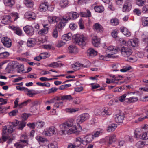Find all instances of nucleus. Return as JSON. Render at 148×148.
Returning a JSON list of instances; mask_svg holds the SVG:
<instances>
[{
    "label": "nucleus",
    "instance_id": "1",
    "mask_svg": "<svg viewBox=\"0 0 148 148\" xmlns=\"http://www.w3.org/2000/svg\"><path fill=\"white\" fill-rule=\"evenodd\" d=\"M89 118L88 114L85 113L79 116L76 120L71 119L62 123L59 126L61 130L60 132L61 134H67L69 135L74 133L76 135H78L80 131L77 130L76 125H78L79 123H81L88 119Z\"/></svg>",
    "mask_w": 148,
    "mask_h": 148
},
{
    "label": "nucleus",
    "instance_id": "2",
    "mask_svg": "<svg viewBox=\"0 0 148 148\" xmlns=\"http://www.w3.org/2000/svg\"><path fill=\"white\" fill-rule=\"evenodd\" d=\"M18 121L16 120L14 122H12L9 123L7 126L3 127V132L2 134V137L0 138L1 142H5L9 138L8 134L12 133L14 130V127L18 125Z\"/></svg>",
    "mask_w": 148,
    "mask_h": 148
},
{
    "label": "nucleus",
    "instance_id": "3",
    "mask_svg": "<svg viewBox=\"0 0 148 148\" xmlns=\"http://www.w3.org/2000/svg\"><path fill=\"white\" fill-rule=\"evenodd\" d=\"M74 42L79 46H84L87 42V39L83 35L77 34L74 39Z\"/></svg>",
    "mask_w": 148,
    "mask_h": 148
},
{
    "label": "nucleus",
    "instance_id": "4",
    "mask_svg": "<svg viewBox=\"0 0 148 148\" xmlns=\"http://www.w3.org/2000/svg\"><path fill=\"white\" fill-rule=\"evenodd\" d=\"M119 51H120L122 55L125 57H129L132 52V49L124 46H121L120 48H119Z\"/></svg>",
    "mask_w": 148,
    "mask_h": 148
},
{
    "label": "nucleus",
    "instance_id": "5",
    "mask_svg": "<svg viewBox=\"0 0 148 148\" xmlns=\"http://www.w3.org/2000/svg\"><path fill=\"white\" fill-rule=\"evenodd\" d=\"M119 48L117 47L115 49L114 47L110 46L108 47L106 50V52L108 55V57H112V55L116 53L119 51Z\"/></svg>",
    "mask_w": 148,
    "mask_h": 148
},
{
    "label": "nucleus",
    "instance_id": "6",
    "mask_svg": "<svg viewBox=\"0 0 148 148\" xmlns=\"http://www.w3.org/2000/svg\"><path fill=\"white\" fill-rule=\"evenodd\" d=\"M123 42L124 44H125L124 42H125L126 45L129 47L132 46V47H134L138 46V41L137 38H135L128 41L127 44L124 40H123Z\"/></svg>",
    "mask_w": 148,
    "mask_h": 148
},
{
    "label": "nucleus",
    "instance_id": "7",
    "mask_svg": "<svg viewBox=\"0 0 148 148\" xmlns=\"http://www.w3.org/2000/svg\"><path fill=\"white\" fill-rule=\"evenodd\" d=\"M135 137L136 138H139L143 140H146L148 139V132H143L142 134H140L139 132L136 131L134 132Z\"/></svg>",
    "mask_w": 148,
    "mask_h": 148
},
{
    "label": "nucleus",
    "instance_id": "8",
    "mask_svg": "<svg viewBox=\"0 0 148 148\" xmlns=\"http://www.w3.org/2000/svg\"><path fill=\"white\" fill-rule=\"evenodd\" d=\"M12 64H14L15 66L12 65V67L15 68H17V71L18 73H24V66L23 64H19L18 63L14 62L12 63Z\"/></svg>",
    "mask_w": 148,
    "mask_h": 148
},
{
    "label": "nucleus",
    "instance_id": "9",
    "mask_svg": "<svg viewBox=\"0 0 148 148\" xmlns=\"http://www.w3.org/2000/svg\"><path fill=\"white\" fill-rule=\"evenodd\" d=\"M23 30L29 36H32L33 35L34 32V30L33 27L31 26H26L24 27Z\"/></svg>",
    "mask_w": 148,
    "mask_h": 148
},
{
    "label": "nucleus",
    "instance_id": "10",
    "mask_svg": "<svg viewBox=\"0 0 148 148\" xmlns=\"http://www.w3.org/2000/svg\"><path fill=\"white\" fill-rule=\"evenodd\" d=\"M55 131V127L53 126H51L48 129L45 130L43 132V134L47 136H51L54 134Z\"/></svg>",
    "mask_w": 148,
    "mask_h": 148
},
{
    "label": "nucleus",
    "instance_id": "11",
    "mask_svg": "<svg viewBox=\"0 0 148 148\" xmlns=\"http://www.w3.org/2000/svg\"><path fill=\"white\" fill-rule=\"evenodd\" d=\"M1 42L4 46L7 48L10 47L12 45L11 40L7 37H5L2 38Z\"/></svg>",
    "mask_w": 148,
    "mask_h": 148
},
{
    "label": "nucleus",
    "instance_id": "12",
    "mask_svg": "<svg viewBox=\"0 0 148 148\" xmlns=\"http://www.w3.org/2000/svg\"><path fill=\"white\" fill-rule=\"evenodd\" d=\"M93 139L94 138L92 134H89L83 137L82 138V141L84 144L85 143L87 144L90 143Z\"/></svg>",
    "mask_w": 148,
    "mask_h": 148
},
{
    "label": "nucleus",
    "instance_id": "13",
    "mask_svg": "<svg viewBox=\"0 0 148 148\" xmlns=\"http://www.w3.org/2000/svg\"><path fill=\"white\" fill-rule=\"evenodd\" d=\"M25 18L28 19H35L36 17L35 13L33 12H26L25 15Z\"/></svg>",
    "mask_w": 148,
    "mask_h": 148
},
{
    "label": "nucleus",
    "instance_id": "14",
    "mask_svg": "<svg viewBox=\"0 0 148 148\" xmlns=\"http://www.w3.org/2000/svg\"><path fill=\"white\" fill-rule=\"evenodd\" d=\"M132 7L131 4L129 2H127L123 5L122 11L123 12H129L131 9Z\"/></svg>",
    "mask_w": 148,
    "mask_h": 148
},
{
    "label": "nucleus",
    "instance_id": "15",
    "mask_svg": "<svg viewBox=\"0 0 148 148\" xmlns=\"http://www.w3.org/2000/svg\"><path fill=\"white\" fill-rule=\"evenodd\" d=\"M94 30L97 32H101L103 30L102 26L99 23H95L93 25Z\"/></svg>",
    "mask_w": 148,
    "mask_h": 148
},
{
    "label": "nucleus",
    "instance_id": "16",
    "mask_svg": "<svg viewBox=\"0 0 148 148\" xmlns=\"http://www.w3.org/2000/svg\"><path fill=\"white\" fill-rule=\"evenodd\" d=\"M67 21L68 20L66 18H63L59 22L57 26L58 28L60 29H62L65 26Z\"/></svg>",
    "mask_w": 148,
    "mask_h": 148
},
{
    "label": "nucleus",
    "instance_id": "17",
    "mask_svg": "<svg viewBox=\"0 0 148 148\" xmlns=\"http://www.w3.org/2000/svg\"><path fill=\"white\" fill-rule=\"evenodd\" d=\"M48 19L50 23H54L59 21V18L55 16H50L48 17Z\"/></svg>",
    "mask_w": 148,
    "mask_h": 148
},
{
    "label": "nucleus",
    "instance_id": "18",
    "mask_svg": "<svg viewBox=\"0 0 148 148\" xmlns=\"http://www.w3.org/2000/svg\"><path fill=\"white\" fill-rule=\"evenodd\" d=\"M68 18L66 17V19L68 21L70 19H75L77 18L79 16L78 14L76 12H71L69 13L68 15Z\"/></svg>",
    "mask_w": 148,
    "mask_h": 148
},
{
    "label": "nucleus",
    "instance_id": "19",
    "mask_svg": "<svg viewBox=\"0 0 148 148\" xmlns=\"http://www.w3.org/2000/svg\"><path fill=\"white\" fill-rule=\"evenodd\" d=\"M48 7V5L47 2H45L40 4L39 9L40 12H45L47 9Z\"/></svg>",
    "mask_w": 148,
    "mask_h": 148
},
{
    "label": "nucleus",
    "instance_id": "20",
    "mask_svg": "<svg viewBox=\"0 0 148 148\" xmlns=\"http://www.w3.org/2000/svg\"><path fill=\"white\" fill-rule=\"evenodd\" d=\"M116 136L115 135H113L110 136H107L106 137V139L107 140H108V145L111 144L112 143L116 140Z\"/></svg>",
    "mask_w": 148,
    "mask_h": 148
},
{
    "label": "nucleus",
    "instance_id": "21",
    "mask_svg": "<svg viewBox=\"0 0 148 148\" xmlns=\"http://www.w3.org/2000/svg\"><path fill=\"white\" fill-rule=\"evenodd\" d=\"M100 40L97 36H94L92 38V43L95 47H98L99 45Z\"/></svg>",
    "mask_w": 148,
    "mask_h": 148
},
{
    "label": "nucleus",
    "instance_id": "22",
    "mask_svg": "<svg viewBox=\"0 0 148 148\" xmlns=\"http://www.w3.org/2000/svg\"><path fill=\"white\" fill-rule=\"evenodd\" d=\"M103 131V129H99L97 130L94 131L91 134L94 138H95L99 137V135L102 134Z\"/></svg>",
    "mask_w": 148,
    "mask_h": 148
},
{
    "label": "nucleus",
    "instance_id": "23",
    "mask_svg": "<svg viewBox=\"0 0 148 148\" xmlns=\"http://www.w3.org/2000/svg\"><path fill=\"white\" fill-rule=\"evenodd\" d=\"M126 99V103L128 104H130L137 102L138 100V98L137 97H132L127 98Z\"/></svg>",
    "mask_w": 148,
    "mask_h": 148
},
{
    "label": "nucleus",
    "instance_id": "24",
    "mask_svg": "<svg viewBox=\"0 0 148 148\" xmlns=\"http://www.w3.org/2000/svg\"><path fill=\"white\" fill-rule=\"evenodd\" d=\"M11 22L10 17L9 16H5L2 17L1 22L4 24H7Z\"/></svg>",
    "mask_w": 148,
    "mask_h": 148
},
{
    "label": "nucleus",
    "instance_id": "25",
    "mask_svg": "<svg viewBox=\"0 0 148 148\" xmlns=\"http://www.w3.org/2000/svg\"><path fill=\"white\" fill-rule=\"evenodd\" d=\"M124 119V117L122 114H117L115 118V121L117 123H122Z\"/></svg>",
    "mask_w": 148,
    "mask_h": 148
},
{
    "label": "nucleus",
    "instance_id": "26",
    "mask_svg": "<svg viewBox=\"0 0 148 148\" xmlns=\"http://www.w3.org/2000/svg\"><path fill=\"white\" fill-rule=\"evenodd\" d=\"M4 3L7 6L12 7L15 4L14 0H3Z\"/></svg>",
    "mask_w": 148,
    "mask_h": 148
},
{
    "label": "nucleus",
    "instance_id": "27",
    "mask_svg": "<svg viewBox=\"0 0 148 148\" xmlns=\"http://www.w3.org/2000/svg\"><path fill=\"white\" fill-rule=\"evenodd\" d=\"M120 31L126 36L129 37L131 35L130 32L128 31V29L124 27H121L120 28Z\"/></svg>",
    "mask_w": 148,
    "mask_h": 148
},
{
    "label": "nucleus",
    "instance_id": "28",
    "mask_svg": "<svg viewBox=\"0 0 148 148\" xmlns=\"http://www.w3.org/2000/svg\"><path fill=\"white\" fill-rule=\"evenodd\" d=\"M36 44L35 39L32 38H29L27 41V45L28 47H32Z\"/></svg>",
    "mask_w": 148,
    "mask_h": 148
},
{
    "label": "nucleus",
    "instance_id": "29",
    "mask_svg": "<svg viewBox=\"0 0 148 148\" xmlns=\"http://www.w3.org/2000/svg\"><path fill=\"white\" fill-rule=\"evenodd\" d=\"M117 127L116 124L114 123L110 124L108 127L107 131L108 132H112Z\"/></svg>",
    "mask_w": 148,
    "mask_h": 148
},
{
    "label": "nucleus",
    "instance_id": "30",
    "mask_svg": "<svg viewBox=\"0 0 148 148\" xmlns=\"http://www.w3.org/2000/svg\"><path fill=\"white\" fill-rule=\"evenodd\" d=\"M86 67L87 66H83V65L80 63H76L75 64L72 65V68L74 69V70L76 71L77 70H79L80 69V67Z\"/></svg>",
    "mask_w": 148,
    "mask_h": 148
},
{
    "label": "nucleus",
    "instance_id": "31",
    "mask_svg": "<svg viewBox=\"0 0 148 148\" xmlns=\"http://www.w3.org/2000/svg\"><path fill=\"white\" fill-rule=\"evenodd\" d=\"M72 37V34L71 33H69L63 35L62 37V39L63 40L66 41L70 40Z\"/></svg>",
    "mask_w": 148,
    "mask_h": 148
},
{
    "label": "nucleus",
    "instance_id": "32",
    "mask_svg": "<svg viewBox=\"0 0 148 148\" xmlns=\"http://www.w3.org/2000/svg\"><path fill=\"white\" fill-rule=\"evenodd\" d=\"M129 94V92H127L125 94H124L121 96H120L119 98V101L121 102H122L125 101L126 103V101L127 100V98H126L127 95Z\"/></svg>",
    "mask_w": 148,
    "mask_h": 148
},
{
    "label": "nucleus",
    "instance_id": "33",
    "mask_svg": "<svg viewBox=\"0 0 148 148\" xmlns=\"http://www.w3.org/2000/svg\"><path fill=\"white\" fill-rule=\"evenodd\" d=\"M111 114V113L108 110L107 108H106L102 110V111L101 112V114L103 116H106V115H110Z\"/></svg>",
    "mask_w": 148,
    "mask_h": 148
},
{
    "label": "nucleus",
    "instance_id": "34",
    "mask_svg": "<svg viewBox=\"0 0 148 148\" xmlns=\"http://www.w3.org/2000/svg\"><path fill=\"white\" fill-rule=\"evenodd\" d=\"M48 27H45V26H44V27L40 30L38 32L39 34L43 35L46 34L48 32Z\"/></svg>",
    "mask_w": 148,
    "mask_h": 148
},
{
    "label": "nucleus",
    "instance_id": "35",
    "mask_svg": "<svg viewBox=\"0 0 148 148\" xmlns=\"http://www.w3.org/2000/svg\"><path fill=\"white\" fill-rule=\"evenodd\" d=\"M20 141L24 143V145H27L28 140L27 137L26 135H23L21 137Z\"/></svg>",
    "mask_w": 148,
    "mask_h": 148
},
{
    "label": "nucleus",
    "instance_id": "36",
    "mask_svg": "<svg viewBox=\"0 0 148 148\" xmlns=\"http://www.w3.org/2000/svg\"><path fill=\"white\" fill-rule=\"evenodd\" d=\"M23 3L28 7H31L33 5V1L32 0H24Z\"/></svg>",
    "mask_w": 148,
    "mask_h": 148
},
{
    "label": "nucleus",
    "instance_id": "37",
    "mask_svg": "<svg viewBox=\"0 0 148 148\" xmlns=\"http://www.w3.org/2000/svg\"><path fill=\"white\" fill-rule=\"evenodd\" d=\"M68 49L70 53H76L77 51V47L74 46H70L68 48Z\"/></svg>",
    "mask_w": 148,
    "mask_h": 148
},
{
    "label": "nucleus",
    "instance_id": "38",
    "mask_svg": "<svg viewBox=\"0 0 148 148\" xmlns=\"http://www.w3.org/2000/svg\"><path fill=\"white\" fill-rule=\"evenodd\" d=\"M142 25L144 26H148V17H143L142 18Z\"/></svg>",
    "mask_w": 148,
    "mask_h": 148
},
{
    "label": "nucleus",
    "instance_id": "39",
    "mask_svg": "<svg viewBox=\"0 0 148 148\" xmlns=\"http://www.w3.org/2000/svg\"><path fill=\"white\" fill-rule=\"evenodd\" d=\"M88 54L91 56H94L97 54V52L93 49L90 48L87 51Z\"/></svg>",
    "mask_w": 148,
    "mask_h": 148
},
{
    "label": "nucleus",
    "instance_id": "40",
    "mask_svg": "<svg viewBox=\"0 0 148 148\" xmlns=\"http://www.w3.org/2000/svg\"><path fill=\"white\" fill-rule=\"evenodd\" d=\"M95 11L98 12H101L103 11L104 8L102 6H96L94 8Z\"/></svg>",
    "mask_w": 148,
    "mask_h": 148
},
{
    "label": "nucleus",
    "instance_id": "41",
    "mask_svg": "<svg viewBox=\"0 0 148 148\" xmlns=\"http://www.w3.org/2000/svg\"><path fill=\"white\" fill-rule=\"evenodd\" d=\"M14 146L16 148H23L24 146H27V145H24L23 142L20 141V142L15 143L14 144Z\"/></svg>",
    "mask_w": 148,
    "mask_h": 148
},
{
    "label": "nucleus",
    "instance_id": "42",
    "mask_svg": "<svg viewBox=\"0 0 148 148\" xmlns=\"http://www.w3.org/2000/svg\"><path fill=\"white\" fill-rule=\"evenodd\" d=\"M79 109L77 108H67L65 109V111L67 112L72 113L75 112L76 111H78Z\"/></svg>",
    "mask_w": 148,
    "mask_h": 148
},
{
    "label": "nucleus",
    "instance_id": "43",
    "mask_svg": "<svg viewBox=\"0 0 148 148\" xmlns=\"http://www.w3.org/2000/svg\"><path fill=\"white\" fill-rule=\"evenodd\" d=\"M68 0H61L60 6L61 7H65L68 5Z\"/></svg>",
    "mask_w": 148,
    "mask_h": 148
},
{
    "label": "nucleus",
    "instance_id": "44",
    "mask_svg": "<svg viewBox=\"0 0 148 148\" xmlns=\"http://www.w3.org/2000/svg\"><path fill=\"white\" fill-rule=\"evenodd\" d=\"M10 15L12 16V18L14 19V21L16 20L19 18L18 14L16 12H13L10 14Z\"/></svg>",
    "mask_w": 148,
    "mask_h": 148
},
{
    "label": "nucleus",
    "instance_id": "45",
    "mask_svg": "<svg viewBox=\"0 0 148 148\" xmlns=\"http://www.w3.org/2000/svg\"><path fill=\"white\" fill-rule=\"evenodd\" d=\"M36 139L39 142L43 143L45 142H48V141L45 138L39 136H37Z\"/></svg>",
    "mask_w": 148,
    "mask_h": 148
},
{
    "label": "nucleus",
    "instance_id": "46",
    "mask_svg": "<svg viewBox=\"0 0 148 148\" xmlns=\"http://www.w3.org/2000/svg\"><path fill=\"white\" fill-rule=\"evenodd\" d=\"M73 99L71 96V95H66L62 96V100H70Z\"/></svg>",
    "mask_w": 148,
    "mask_h": 148
},
{
    "label": "nucleus",
    "instance_id": "47",
    "mask_svg": "<svg viewBox=\"0 0 148 148\" xmlns=\"http://www.w3.org/2000/svg\"><path fill=\"white\" fill-rule=\"evenodd\" d=\"M9 55V53L7 52H0V57L1 58H5L8 57Z\"/></svg>",
    "mask_w": 148,
    "mask_h": 148
},
{
    "label": "nucleus",
    "instance_id": "48",
    "mask_svg": "<svg viewBox=\"0 0 148 148\" xmlns=\"http://www.w3.org/2000/svg\"><path fill=\"white\" fill-rule=\"evenodd\" d=\"M110 22L112 25H116L119 24V21L117 18H112Z\"/></svg>",
    "mask_w": 148,
    "mask_h": 148
},
{
    "label": "nucleus",
    "instance_id": "49",
    "mask_svg": "<svg viewBox=\"0 0 148 148\" xmlns=\"http://www.w3.org/2000/svg\"><path fill=\"white\" fill-rule=\"evenodd\" d=\"M31 104L32 107H33L34 106H37L40 105L41 104V102L40 101L38 100H34L32 102Z\"/></svg>",
    "mask_w": 148,
    "mask_h": 148
},
{
    "label": "nucleus",
    "instance_id": "50",
    "mask_svg": "<svg viewBox=\"0 0 148 148\" xmlns=\"http://www.w3.org/2000/svg\"><path fill=\"white\" fill-rule=\"evenodd\" d=\"M60 63L53 62L49 65L48 66L49 67H53L54 68H55L58 67L60 66Z\"/></svg>",
    "mask_w": 148,
    "mask_h": 148
},
{
    "label": "nucleus",
    "instance_id": "51",
    "mask_svg": "<svg viewBox=\"0 0 148 148\" xmlns=\"http://www.w3.org/2000/svg\"><path fill=\"white\" fill-rule=\"evenodd\" d=\"M25 124L26 123L24 121H21L18 127V129L21 130H22L25 127Z\"/></svg>",
    "mask_w": 148,
    "mask_h": 148
},
{
    "label": "nucleus",
    "instance_id": "52",
    "mask_svg": "<svg viewBox=\"0 0 148 148\" xmlns=\"http://www.w3.org/2000/svg\"><path fill=\"white\" fill-rule=\"evenodd\" d=\"M145 0H137L136 1V3L138 6H142L145 4Z\"/></svg>",
    "mask_w": 148,
    "mask_h": 148
},
{
    "label": "nucleus",
    "instance_id": "53",
    "mask_svg": "<svg viewBox=\"0 0 148 148\" xmlns=\"http://www.w3.org/2000/svg\"><path fill=\"white\" fill-rule=\"evenodd\" d=\"M48 147L49 148H57L58 146L56 142L51 143L48 144Z\"/></svg>",
    "mask_w": 148,
    "mask_h": 148
},
{
    "label": "nucleus",
    "instance_id": "54",
    "mask_svg": "<svg viewBox=\"0 0 148 148\" xmlns=\"http://www.w3.org/2000/svg\"><path fill=\"white\" fill-rule=\"evenodd\" d=\"M118 33V31L117 29H115L112 30L111 33V35L112 36L115 38L118 37L117 34Z\"/></svg>",
    "mask_w": 148,
    "mask_h": 148
},
{
    "label": "nucleus",
    "instance_id": "55",
    "mask_svg": "<svg viewBox=\"0 0 148 148\" xmlns=\"http://www.w3.org/2000/svg\"><path fill=\"white\" fill-rule=\"evenodd\" d=\"M63 102L62 101L56 102L54 104V106L57 108H61L63 106Z\"/></svg>",
    "mask_w": 148,
    "mask_h": 148
},
{
    "label": "nucleus",
    "instance_id": "56",
    "mask_svg": "<svg viewBox=\"0 0 148 148\" xmlns=\"http://www.w3.org/2000/svg\"><path fill=\"white\" fill-rule=\"evenodd\" d=\"M31 101V100L30 99H28L27 100L21 103V104H19L18 105V106L20 108H21L24 106H26L27 104L30 101Z\"/></svg>",
    "mask_w": 148,
    "mask_h": 148
},
{
    "label": "nucleus",
    "instance_id": "57",
    "mask_svg": "<svg viewBox=\"0 0 148 148\" xmlns=\"http://www.w3.org/2000/svg\"><path fill=\"white\" fill-rule=\"evenodd\" d=\"M40 56L42 59H45L49 57L50 55L46 52L42 53H41L40 54Z\"/></svg>",
    "mask_w": 148,
    "mask_h": 148
},
{
    "label": "nucleus",
    "instance_id": "58",
    "mask_svg": "<svg viewBox=\"0 0 148 148\" xmlns=\"http://www.w3.org/2000/svg\"><path fill=\"white\" fill-rule=\"evenodd\" d=\"M36 84L38 85L41 86H45L48 87L50 86V84L49 83H46L45 82L44 83H41L40 82H38L36 83Z\"/></svg>",
    "mask_w": 148,
    "mask_h": 148
},
{
    "label": "nucleus",
    "instance_id": "59",
    "mask_svg": "<svg viewBox=\"0 0 148 148\" xmlns=\"http://www.w3.org/2000/svg\"><path fill=\"white\" fill-rule=\"evenodd\" d=\"M115 81L113 80L110 81V83H113L114 84L116 85L117 84L120 85L121 83L123 82H118L119 79L116 78V77L114 78Z\"/></svg>",
    "mask_w": 148,
    "mask_h": 148
},
{
    "label": "nucleus",
    "instance_id": "60",
    "mask_svg": "<svg viewBox=\"0 0 148 148\" xmlns=\"http://www.w3.org/2000/svg\"><path fill=\"white\" fill-rule=\"evenodd\" d=\"M144 145L145 144L143 142L138 141L136 144V146L138 148H140L143 147Z\"/></svg>",
    "mask_w": 148,
    "mask_h": 148
},
{
    "label": "nucleus",
    "instance_id": "61",
    "mask_svg": "<svg viewBox=\"0 0 148 148\" xmlns=\"http://www.w3.org/2000/svg\"><path fill=\"white\" fill-rule=\"evenodd\" d=\"M142 11L143 13H148V5H145L143 7Z\"/></svg>",
    "mask_w": 148,
    "mask_h": 148
},
{
    "label": "nucleus",
    "instance_id": "62",
    "mask_svg": "<svg viewBox=\"0 0 148 148\" xmlns=\"http://www.w3.org/2000/svg\"><path fill=\"white\" fill-rule=\"evenodd\" d=\"M133 12L135 14L138 16H140L141 14V10L138 8L135 9L133 10Z\"/></svg>",
    "mask_w": 148,
    "mask_h": 148
},
{
    "label": "nucleus",
    "instance_id": "63",
    "mask_svg": "<svg viewBox=\"0 0 148 148\" xmlns=\"http://www.w3.org/2000/svg\"><path fill=\"white\" fill-rule=\"evenodd\" d=\"M65 44V42L64 40H62L59 41L57 46L58 47H62Z\"/></svg>",
    "mask_w": 148,
    "mask_h": 148
},
{
    "label": "nucleus",
    "instance_id": "64",
    "mask_svg": "<svg viewBox=\"0 0 148 148\" xmlns=\"http://www.w3.org/2000/svg\"><path fill=\"white\" fill-rule=\"evenodd\" d=\"M58 34L57 30L56 28H55L53 30L52 34L53 36L55 38H57L58 36Z\"/></svg>",
    "mask_w": 148,
    "mask_h": 148
}]
</instances>
